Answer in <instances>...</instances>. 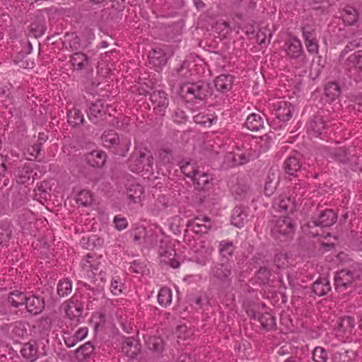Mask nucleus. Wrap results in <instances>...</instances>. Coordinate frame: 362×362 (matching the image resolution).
<instances>
[{
	"instance_id": "f257e3e1",
	"label": "nucleus",
	"mask_w": 362,
	"mask_h": 362,
	"mask_svg": "<svg viewBox=\"0 0 362 362\" xmlns=\"http://www.w3.org/2000/svg\"><path fill=\"white\" fill-rule=\"evenodd\" d=\"M103 145L114 154L124 157L131 146V139L127 136H119L113 131H105L101 136Z\"/></svg>"
},
{
	"instance_id": "f03ea898",
	"label": "nucleus",
	"mask_w": 362,
	"mask_h": 362,
	"mask_svg": "<svg viewBox=\"0 0 362 362\" xmlns=\"http://www.w3.org/2000/svg\"><path fill=\"white\" fill-rule=\"evenodd\" d=\"M271 233L272 236L280 240L291 238L296 229V222L290 216H281L272 221Z\"/></svg>"
},
{
	"instance_id": "7ed1b4c3",
	"label": "nucleus",
	"mask_w": 362,
	"mask_h": 362,
	"mask_svg": "<svg viewBox=\"0 0 362 362\" xmlns=\"http://www.w3.org/2000/svg\"><path fill=\"white\" fill-rule=\"evenodd\" d=\"M180 94L187 102H193L194 100H206L211 95V91L208 84L198 82L182 86Z\"/></svg>"
},
{
	"instance_id": "20e7f679",
	"label": "nucleus",
	"mask_w": 362,
	"mask_h": 362,
	"mask_svg": "<svg viewBox=\"0 0 362 362\" xmlns=\"http://www.w3.org/2000/svg\"><path fill=\"white\" fill-rule=\"evenodd\" d=\"M210 280L220 286L228 285L232 281L233 268L229 262L215 263L211 267Z\"/></svg>"
},
{
	"instance_id": "39448f33",
	"label": "nucleus",
	"mask_w": 362,
	"mask_h": 362,
	"mask_svg": "<svg viewBox=\"0 0 362 362\" xmlns=\"http://www.w3.org/2000/svg\"><path fill=\"white\" fill-rule=\"evenodd\" d=\"M284 50L291 60H297L300 66L306 64L308 59L300 40L296 36L288 37L284 45Z\"/></svg>"
},
{
	"instance_id": "423d86ee",
	"label": "nucleus",
	"mask_w": 362,
	"mask_h": 362,
	"mask_svg": "<svg viewBox=\"0 0 362 362\" xmlns=\"http://www.w3.org/2000/svg\"><path fill=\"white\" fill-rule=\"evenodd\" d=\"M362 276V269L357 267L354 269H342L337 273L334 277V282L337 288H346L353 286L356 288L358 278Z\"/></svg>"
},
{
	"instance_id": "0eeeda50",
	"label": "nucleus",
	"mask_w": 362,
	"mask_h": 362,
	"mask_svg": "<svg viewBox=\"0 0 362 362\" xmlns=\"http://www.w3.org/2000/svg\"><path fill=\"white\" fill-rule=\"evenodd\" d=\"M153 158L146 156L143 151L134 152L129 160V166L132 171L141 173L143 170L151 172L153 170Z\"/></svg>"
},
{
	"instance_id": "6e6552de",
	"label": "nucleus",
	"mask_w": 362,
	"mask_h": 362,
	"mask_svg": "<svg viewBox=\"0 0 362 362\" xmlns=\"http://www.w3.org/2000/svg\"><path fill=\"white\" fill-rule=\"evenodd\" d=\"M328 111L321 109L318 110L310 122L308 132L314 136H319L323 134L326 129L327 122Z\"/></svg>"
},
{
	"instance_id": "1a4fd4ad",
	"label": "nucleus",
	"mask_w": 362,
	"mask_h": 362,
	"mask_svg": "<svg viewBox=\"0 0 362 362\" xmlns=\"http://www.w3.org/2000/svg\"><path fill=\"white\" fill-rule=\"evenodd\" d=\"M293 111L294 108L290 103L286 101L278 102L277 104L275 105L274 115L276 119L274 122H281V124H279V127H282L283 125H285L286 123L291 119L293 116Z\"/></svg>"
},
{
	"instance_id": "9d476101",
	"label": "nucleus",
	"mask_w": 362,
	"mask_h": 362,
	"mask_svg": "<svg viewBox=\"0 0 362 362\" xmlns=\"http://www.w3.org/2000/svg\"><path fill=\"white\" fill-rule=\"evenodd\" d=\"M274 207L279 211L293 214L296 211V200L288 193L281 194L274 201Z\"/></svg>"
},
{
	"instance_id": "9b49d317",
	"label": "nucleus",
	"mask_w": 362,
	"mask_h": 362,
	"mask_svg": "<svg viewBox=\"0 0 362 362\" xmlns=\"http://www.w3.org/2000/svg\"><path fill=\"white\" fill-rule=\"evenodd\" d=\"M337 220V215L332 209H326L320 212L317 218H314L308 223V227H329Z\"/></svg>"
},
{
	"instance_id": "f8f14e48",
	"label": "nucleus",
	"mask_w": 362,
	"mask_h": 362,
	"mask_svg": "<svg viewBox=\"0 0 362 362\" xmlns=\"http://www.w3.org/2000/svg\"><path fill=\"white\" fill-rule=\"evenodd\" d=\"M100 265V261L99 258L90 254L87 255L86 257L83 259L81 262L83 275L86 276L88 278H94L99 269Z\"/></svg>"
},
{
	"instance_id": "ddd939ff",
	"label": "nucleus",
	"mask_w": 362,
	"mask_h": 362,
	"mask_svg": "<svg viewBox=\"0 0 362 362\" xmlns=\"http://www.w3.org/2000/svg\"><path fill=\"white\" fill-rule=\"evenodd\" d=\"M64 311L66 317L72 322L71 324L76 326L79 322V317L82 315L83 305L71 298L65 303Z\"/></svg>"
},
{
	"instance_id": "4468645a",
	"label": "nucleus",
	"mask_w": 362,
	"mask_h": 362,
	"mask_svg": "<svg viewBox=\"0 0 362 362\" xmlns=\"http://www.w3.org/2000/svg\"><path fill=\"white\" fill-rule=\"evenodd\" d=\"M187 226L191 227L193 232L197 234L207 233L212 226L211 219L206 216H197L189 220Z\"/></svg>"
},
{
	"instance_id": "2eb2a0df",
	"label": "nucleus",
	"mask_w": 362,
	"mask_h": 362,
	"mask_svg": "<svg viewBox=\"0 0 362 362\" xmlns=\"http://www.w3.org/2000/svg\"><path fill=\"white\" fill-rule=\"evenodd\" d=\"M108 111V105L105 104L103 101L98 100L95 103H93L90 106L88 116L90 121L93 123H97L98 119H102L107 114L110 115V113H109Z\"/></svg>"
},
{
	"instance_id": "dca6fc26",
	"label": "nucleus",
	"mask_w": 362,
	"mask_h": 362,
	"mask_svg": "<svg viewBox=\"0 0 362 362\" xmlns=\"http://www.w3.org/2000/svg\"><path fill=\"white\" fill-rule=\"evenodd\" d=\"M25 305L28 313L36 315L41 313L45 308L44 299L37 295H28Z\"/></svg>"
},
{
	"instance_id": "f3484780",
	"label": "nucleus",
	"mask_w": 362,
	"mask_h": 362,
	"mask_svg": "<svg viewBox=\"0 0 362 362\" xmlns=\"http://www.w3.org/2000/svg\"><path fill=\"white\" fill-rule=\"evenodd\" d=\"M253 157L250 149L240 150L237 152H230L226 156V159L232 162V165H243L250 160Z\"/></svg>"
},
{
	"instance_id": "a211bd4d",
	"label": "nucleus",
	"mask_w": 362,
	"mask_h": 362,
	"mask_svg": "<svg viewBox=\"0 0 362 362\" xmlns=\"http://www.w3.org/2000/svg\"><path fill=\"white\" fill-rule=\"evenodd\" d=\"M149 99L157 112H163L168 106V99L164 91L154 90L150 93Z\"/></svg>"
},
{
	"instance_id": "6ab92c4d",
	"label": "nucleus",
	"mask_w": 362,
	"mask_h": 362,
	"mask_svg": "<svg viewBox=\"0 0 362 362\" xmlns=\"http://www.w3.org/2000/svg\"><path fill=\"white\" fill-rule=\"evenodd\" d=\"M106 158V153L100 150H94L86 156L87 163L93 168L103 167L105 163Z\"/></svg>"
},
{
	"instance_id": "aec40b11",
	"label": "nucleus",
	"mask_w": 362,
	"mask_h": 362,
	"mask_svg": "<svg viewBox=\"0 0 362 362\" xmlns=\"http://www.w3.org/2000/svg\"><path fill=\"white\" fill-rule=\"evenodd\" d=\"M302 168V163L299 154H295L286 158L284 163V168L288 175H295Z\"/></svg>"
},
{
	"instance_id": "412c9836",
	"label": "nucleus",
	"mask_w": 362,
	"mask_h": 362,
	"mask_svg": "<svg viewBox=\"0 0 362 362\" xmlns=\"http://www.w3.org/2000/svg\"><path fill=\"white\" fill-rule=\"evenodd\" d=\"M279 180V175L278 173L271 169L269 171L264 187V192L266 196L269 197L274 194Z\"/></svg>"
},
{
	"instance_id": "4be33fe9",
	"label": "nucleus",
	"mask_w": 362,
	"mask_h": 362,
	"mask_svg": "<svg viewBox=\"0 0 362 362\" xmlns=\"http://www.w3.org/2000/svg\"><path fill=\"white\" fill-rule=\"evenodd\" d=\"M211 180L212 178L209 173L199 170L192 181L197 190L206 191L209 189Z\"/></svg>"
},
{
	"instance_id": "5701e85b",
	"label": "nucleus",
	"mask_w": 362,
	"mask_h": 362,
	"mask_svg": "<svg viewBox=\"0 0 362 362\" xmlns=\"http://www.w3.org/2000/svg\"><path fill=\"white\" fill-rule=\"evenodd\" d=\"M233 76L230 74H221L214 79V86L218 91L225 93L229 91L233 84Z\"/></svg>"
},
{
	"instance_id": "b1692460",
	"label": "nucleus",
	"mask_w": 362,
	"mask_h": 362,
	"mask_svg": "<svg viewBox=\"0 0 362 362\" xmlns=\"http://www.w3.org/2000/svg\"><path fill=\"white\" fill-rule=\"evenodd\" d=\"M247 216L245 208L237 206L233 210L231 223L237 228H242L247 220Z\"/></svg>"
},
{
	"instance_id": "393cba45",
	"label": "nucleus",
	"mask_w": 362,
	"mask_h": 362,
	"mask_svg": "<svg viewBox=\"0 0 362 362\" xmlns=\"http://www.w3.org/2000/svg\"><path fill=\"white\" fill-rule=\"evenodd\" d=\"M140 345L132 338H127L122 346V351L129 358H135L140 351Z\"/></svg>"
},
{
	"instance_id": "a878e982",
	"label": "nucleus",
	"mask_w": 362,
	"mask_h": 362,
	"mask_svg": "<svg viewBox=\"0 0 362 362\" xmlns=\"http://www.w3.org/2000/svg\"><path fill=\"white\" fill-rule=\"evenodd\" d=\"M149 63L156 68H160L167 62V57L160 48L153 49L149 52Z\"/></svg>"
},
{
	"instance_id": "bb28decb",
	"label": "nucleus",
	"mask_w": 362,
	"mask_h": 362,
	"mask_svg": "<svg viewBox=\"0 0 362 362\" xmlns=\"http://www.w3.org/2000/svg\"><path fill=\"white\" fill-rule=\"evenodd\" d=\"M21 353L23 358L33 362L39 357L38 348L36 342H29L23 345L21 350Z\"/></svg>"
},
{
	"instance_id": "cd10ccee",
	"label": "nucleus",
	"mask_w": 362,
	"mask_h": 362,
	"mask_svg": "<svg viewBox=\"0 0 362 362\" xmlns=\"http://www.w3.org/2000/svg\"><path fill=\"white\" fill-rule=\"evenodd\" d=\"M27 297V293L15 290L9 293L7 298V303L13 307L18 308L25 305Z\"/></svg>"
},
{
	"instance_id": "c85d7f7f",
	"label": "nucleus",
	"mask_w": 362,
	"mask_h": 362,
	"mask_svg": "<svg viewBox=\"0 0 362 362\" xmlns=\"http://www.w3.org/2000/svg\"><path fill=\"white\" fill-rule=\"evenodd\" d=\"M331 290L327 278H319L313 284V292L318 296L326 295Z\"/></svg>"
},
{
	"instance_id": "c756f323",
	"label": "nucleus",
	"mask_w": 362,
	"mask_h": 362,
	"mask_svg": "<svg viewBox=\"0 0 362 362\" xmlns=\"http://www.w3.org/2000/svg\"><path fill=\"white\" fill-rule=\"evenodd\" d=\"M245 126L251 131H259L264 127L263 118L259 114H250L245 121Z\"/></svg>"
},
{
	"instance_id": "7c9ffc66",
	"label": "nucleus",
	"mask_w": 362,
	"mask_h": 362,
	"mask_svg": "<svg viewBox=\"0 0 362 362\" xmlns=\"http://www.w3.org/2000/svg\"><path fill=\"white\" fill-rule=\"evenodd\" d=\"M345 65L349 69L354 68L358 71L362 72V52L358 50L349 56L345 61Z\"/></svg>"
},
{
	"instance_id": "2f4dec72",
	"label": "nucleus",
	"mask_w": 362,
	"mask_h": 362,
	"mask_svg": "<svg viewBox=\"0 0 362 362\" xmlns=\"http://www.w3.org/2000/svg\"><path fill=\"white\" fill-rule=\"evenodd\" d=\"M67 117L68 123L73 127L82 125L85 121L81 111L75 107L68 112Z\"/></svg>"
},
{
	"instance_id": "473e14b6",
	"label": "nucleus",
	"mask_w": 362,
	"mask_h": 362,
	"mask_svg": "<svg viewBox=\"0 0 362 362\" xmlns=\"http://www.w3.org/2000/svg\"><path fill=\"white\" fill-rule=\"evenodd\" d=\"M71 62L75 69L81 71L88 65L89 59L85 54L76 52L71 56Z\"/></svg>"
},
{
	"instance_id": "72a5a7b5",
	"label": "nucleus",
	"mask_w": 362,
	"mask_h": 362,
	"mask_svg": "<svg viewBox=\"0 0 362 362\" xmlns=\"http://www.w3.org/2000/svg\"><path fill=\"white\" fill-rule=\"evenodd\" d=\"M273 33L268 27H262L256 35L257 41L260 45L267 47L270 44Z\"/></svg>"
},
{
	"instance_id": "f704fd0d",
	"label": "nucleus",
	"mask_w": 362,
	"mask_h": 362,
	"mask_svg": "<svg viewBox=\"0 0 362 362\" xmlns=\"http://www.w3.org/2000/svg\"><path fill=\"white\" fill-rule=\"evenodd\" d=\"M144 193V188L141 185L133 183L127 188V197L132 202L136 203L141 199Z\"/></svg>"
},
{
	"instance_id": "c9c22d12",
	"label": "nucleus",
	"mask_w": 362,
	"mask_h": 362,
	"mask_svg": "<svg viewBox=\"0 0 362 362\" xmlns=\"http://www.w3.org/2000/svg\"><path fill=\"white\" fill-rule=\"evenodd\" d=\"M94 351V347L90 342H87L76 350V357L80 361L88 358Z\"/></svg>"
},
{
	"instance_id": "e433bc0d",
	"label": "nucleus",
	"mask_w": 362,
	"mask_h": 362,
	"mask_svg": "<svg viewBox=\"0 0 362 362\" xmlns=\"http://www.w3.org/2000/svg\"><path fill=\"white\" fill-rule=\"evenodd\" d=\"M235 247L232 241L221 240L218 244V250L223 257L228 258L233 255Z\"/></svg>"
},
{
	"instance_id": "4c0bfd02",
	"label": "nucleus",
	"mask_w": 362,
	"mask_h": 362,
	"mask_svg": "<svg viewBox=\"0 0 362 362\" xmlns=\"http://www.w3.org/2000/svg\"><path fill=\"white\" fill-rule=\"evenodd\" d=\"M355 49H358L362 52V37H356L349 41L339 56L340 59H342L347 53Z\"/></svg>"
},
{
	"instance_id": "58836bf2",
	"label": "nucleus",
	"mask_w": 362,
	"mask_h": 362,
	"mask_svg": "<svg viewBox=\"0 0 362 362\" xmlns=\"http://www.w3.org/2000/svg\"><path fill=\"white\" fill-rule=\"evenodd\" d=\"M180 168L182 173L185 176L192 178V180L194 179V176L200 170L197 163L191 161L185 162L181 165Z\"/></svg>"
},
{
	"instance_id": "ea45409f",
	"label": "nucleus",
	"mask_w": 362,
	"mask_h": 362,
	"mask_svg": "<svg viewBox=\"0 0 362 362\" xmlns=\"http://www.w3.org/2000/svg\"><path fill=\"white\" fill-rule=\"evenodd\" d=\"M257 319L265 329H272L276 325V319L269 313L259 315Z\"/></svg>"
},
{
	"instance_id": "a19ab883",
	"label": "nucleus",
	"mask_w": 362,
	"mask_h": 362,
	"mask_svg": "<svg viewBox=\"0 0 362 362\" xmlns=\"http://www.w3.org/2000/svg\"><path fill=\"white\" fill-rule=\"evenodd\" d=\"M72 291V284L68 279L59 281L57 285V293L61 297L69 295Z\"/></svg>"
},
{
	"instance_id": "79ce46f5",
	"label": "nucleus",
	"mask_w": 362,
	"mask_h": 362,
	"mask_svg": "<svg viewBox=\"0 0 362 362\" xmlns=\"http://www.w3.org/2000/svg\"><path fill=\"white\" fill-rule=\"evenodd\" d=\"M172 300V292L168 288L164 287L160 288L158 294V301L162 306L170 305Z\"/></svg>"
},
{
	"instance_id": "37998d69",
	"label": "nucleus",
	"mask_w": 362,
	"mask_h": 362,
	"mask_svg": "<svg viewBox=\"0 0 362 362\" xmlns=\"http://www.w3.org/2000/svg\"><path fill=\"white\" fill-rule=\"evenodd\" d=\"M234 197L238 200H243L250 194V187L247 185L237 184L233 189Z\"/></svg>"
},
{
	"instance_id": "c03bdc74",
	"label": "nucleus",
	"mask_w": 362,
	"mask_h": 362,
	"mask_svg": "<svg viewBox=\"0 0 362 362\" xmlns=\"http://www.w3.org/2000/svg\"><path fill=\"white\" fill-rule=\"evenodd\" d=\"M325 93L331 100H334L340 95V87L336 82H329L325 86Z\"/></svg>"
},
{
	"instance_id": "a18cd8bd",
	"label": "nucleus",
	"mask_w": 362,
	"mask_h": 362,
	"mask_svg": "<svg viewBox=\"0 0 362 362\" xmlns=\"http://www.w3.org/2000/svg\"><path fill=\"white\" fill-rule=\"evenodd\" d=\"M76 201L83 206H90L93 202V194L89 190H81L78 194Z\"/></svg>"
},
{
	"instance_id": "49530a36",
	"label": "nucleus",
	"mask_w": 362,
	"mask_h": 362,
	"mask_svg": "<svg viewBox=\"0 0 362 362\" xmlns=\"http://www.w3.org/2000/svg\"><path fill=\"white\" fill-rule=\"evenodd\" d=\"M313 360L315 362H327L328 353L327 350L320 346H317L313 351Z\"/></svg>"
},
{
	"instance_id": "de8ad7c7",
	"label": "nucleus",
	"mask_w": 362,
	"mask_h": 362,
	"mask_svg": "<svg viewBox=\"0 0 362 362\" xmlns=\"http://www.w3.org/2000/svg\"><path fill=\"white\" fill-rule=\"evenodd\" d=\"M343 21L346 24L351 25H354L358 20V14L356 9L349 8L344 11L343 14Z\"/></svg>"
},
{
	"instance_id": "09e8293b",
	"label": "nucleus",
	"mask_w": 362,
	"mask_h": 362,
	"mask_svg": "<svg viewBox=\"0 0 362 362\" xmlns=\"http://www.w3.org/2000/svg\"><path fill=\"white\" fill-rule=\"evenodd\" d=\"M355 326L354 319L351 317L346 316L342 317L338 323V327L344 332L351 331Z\"/></svg>"
},
{
	"instance_id": "8fccbe9b",
	"label": "nucleus",
	"mask_w": 362,
	"mask_h": 362,
	"mask_svg": "<svg viewBox=\"0 0 362 362\" xmlns=\"http://www.w3.org/2000/svg\"><path fill=\"white\" fill-rule=\"evenodd\" d=\"M175 254V251L172 249H169V250H166L163 252H160L161 257H168V259H169V262H168L169 265L174 269H177L180 266V262L175 259L170 258V257L174 256Z\"/></svg>"
},
{
	"instance_id": "3c124183",
	"label": "nucleus",
	"mask_w": 362,
	"mask_h": 362,
	"mask_svg": "<svg viewBox=\"0 0 362 362\" xmlns=\"http://www.w3.org/2000/svg\"><path fill=\"white\" fill-rule=\"evenodd\" d=\"M12 333L19 339L24 338L27 335V330L24 324L21 322H16L13 327Z\"/></svg>"
},
{
	"instance_id": "603ef678",
	"label": "nucleus",
	"mask_w": 362,
	"mask_h": 362,
	"mask_svg": "<svg viewBox=\"0 0 362 362\" xmlns=\"http://www.w3.org/2000/svg\"><path fill=\"white\" fill-rule=\"evenodd\" d=\"M194 118L196 123L209 127L211 126L217 119L216 117H209L208 115H197Z\"/></svg>"
},
{
	"instance_id": "864d4df0",
	"label": "nucleus",
	"mask_w": 362,
	"mask_h": 362,
	"mask_svg": "<svg viewBox=\"0 0 362 362\" xmlns=\"http://www.w3.org/2000/svg\"><path fill=\"white\" fill-rule=\"evenodd\" d=\"M30 33L33 35L35 37H40L43 35L46 31V26L44 23L37 24V23H32L30 25Z\"/></svg>"
},
{
	"instance_id": "5fc2aeb1",
	"label": "nucleus",
	"mask_w": 362,
	"mask_h": 362,
	"mask_svg": "<svg viewBox=\"0 0 362 362\" xmlns=\"http://www.w3.org/2000/svg\"><path fill=\"white\" fill-rule=\"evenodd\" d=\"M303 37L305 41L309 40L310 39H314L316 37L315 28L310 25H305L302 28Z\"/></svg>"
},
{
	"instance_id": "6e6d98bb",
	"label": "nucleus",
	"mask_w": 362,
	"mask_h": 362,
	"mask_svg": "<svg viewBox=\"0 0 362 362\" xmlns=\"http://www.w3.org/2000/svg\"><path fill=\"white\" fill-rule=\"evenodd\" d=\"M334 156L340 163H346L349 160L347 149L346 148L339 147L337 148L334 153Z\"/></svg>"
},
{
	"instance_id": "4d7b16f0",
	"label": "nucleus",
	"mask_w": 362,
	"mask_h": 362,
	"mask_svg": "<svg viewBox=\"0 0 362 362\" xmlns=\"http://www.w3.org/2000/svg\"><path fill=\"white\" fill-rule=\"evenodd\" d=\"M288 256L284 253H278L274 257V264L279 268H284L288 264Z\"/></svg>"
},
{
	"instance_id": "13d9d810",
	"label": "nucleus",
	"mask_w": 362,
	"mask_h": 362,
	"mask_svg": "<svg viewBox=\"0 0 362 362\" xmlns=\"http://www.w3.org/2000/svg\"><path fill=\"white\" fill-rule=\"evenodd\" d=\"M305 45L310 54H315L318 53L319 45L317 37L305 41Z\"/></svg>"
},
{
	"instance_id": "bf43d9fd",
	"label": "nucleus",
	"mask_w": 362,
	"mask_h": 362,
	"mask_svg": "<svg viewBox=\"0 0 362 362\" xmlns=\"http://www.w3.org/2000/svg\"><path fill=\"white\" fill-rule=\"evenodd\" d=\"M149 349L159 351L162 349V343L160 339L155 337H149L148 341H147Z\"/></svg>"
},
{
	"instance_id": "052dcab7",
	"label": "nucleus",
	"mask_w": 362,
	"mask_h": 362,
	"mask_svg": "<svg viewBox=\"0 0 362 362\" xmlns=\"http://www.w3.org/2000/svg\"><path fill=\"white\" fill-rule=\"evenodd\" d=\"M270 276V271L265 267H260L257 273V279L262 283L267 282Z\"/></svg>"
},
{
	"instance_id": "680f3d73",
	"label": "nucleus",
	"mask_w": 362,
	"mask_h": 362,
	"mask_svg": "<svg viewBox=\"0 0 362 362\" xmlns=\"http://www.w3.org/2000/svg\"><path fill=\"white\" fill-rule=\"evenodd\" d=\"M159 161L163 165L169 164L172 162L173 156L171 152L168 150H161L158 155Z\"/></svg>"
},
{
	"instance_id": "e2e57ef3",
	"label": "nucleus",
	"mask_w": 362,
	"mask_h": 362,
	"mask_svg": "<svg viewBox=\"0 0 362 362\" xmlns=\"http://www.w3.org/2000/svg\"><path fill=\"white\" fill-rule=\"evenodd\" d=\"M214 29L217 32H224L225 34H228L230 32V24L227 21H221L216 23L213 27Z\"/></svg>"
},
{
	"instance_id": "0e129e2a",
	"label": "nucleus",
	"mask_w": 362,
	"mask_h": 362,
	"mask_svg": "<svg viewBox=\"0 0 362 362\" xmlns=\"http://www.w3.org/2000/svg\"><path fill=\"white\" fill-rule=\"evenodd\" d=\"M114 223L115 224V228L119 230H122L126 228L128 226V223L126 218L119 216H115Z\"/></svg>"
},
{
	"instance_id": "69168bd1",
	"label": "nucleus",
	"mask_w": 362,
	"mask_h": 362,
	"mask_svg": "<svg viewBox=\"0 0 362 362\" xmlns=\"http://www.w3.org/2000/svg\"><path fill=\"white\" fill-rule=\"evenodd\" d=\"M122 284L117 280L112 279L110 284V291L113 295L118 296L122 292Z\"/></svg>"
},
{
	"instance_id": "338daca9",
	"label": "nucleus",
	"mask_w": 362,
	"mask_h": 362,
	"mask_svg": "<svg viewBox=\"0 0 362 362\" xmlns=\"http://www.w3.org/2000/svg\"><path fill=\"white\" fill-rule=\"evenodd\" d=\"M187 117L182 110H177L174 114V121L176 123H183L187 121Z\"/></svg>"
},
{
	"instance_id": "774afa93",
	"label": "nucleus",
	"mask_w": 362,
	"mask_h": 362,
	"mask_svg": "<svg viewBox=\"0 0 362 362\" xmlns=\"http://www.w3.org/2000/svg\"><path fill=\"white\" fill-rule=\"evenodd\" d=\"M88 334V328L87 327H81L78 329L75 334H74L75 339L78 342L83 340Z\"/></svg>"
}]
</instances>
